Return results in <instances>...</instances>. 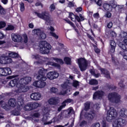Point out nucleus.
<instances>
[{
	"instance_id": "nucleus-1",
	"label": "nucleus",
	"mask_w": 127,
	"mask_h": 127,
	"mask_svg": "<svg viewBox=\"0 0 127 127\" xmlns=\"http://www.w3.org/2000/svg\"><path fill=\"white\" fill-rule=\"evenodd\" d=\"M35 14L39 18H41V19H43L45 20L46 24L47 25H49L52 22V19L50 17V15L49 13L47 11H44L42 13H38L37 12H35Z\"/></svg>"
},
{
	"instance_id": "nucleus-2",
	"label": "nucleus",
	"mask_w": 127,
	"mask_h": 127,
	"mask_svg": "<svg viewBox=\"0 0 127 127\" xmlns=\"http://www.w3.org/2000/svg\"><path fill=\"white\" fill-rule=\"evenodd\" d=\"M39 47L40 48V51L42 54H48L52 48L51 45L44 41L40 42Z\"/></svg>"
},
{
	"instance_id": "nucleus-3",
	"label": "nucleus",
	"mask_w": 127,
	"mask_h": 127,
	"mask_svg": "<svg viewBox=\"0 0 127 127\" xmlns=\"http://www.w3.org/2000/svg\"><path fill=\"white\" fill-rule=\"evenodd\" d=\"M77 63L80 71H81V72H84V71L87 70L91 62H90V61H87L85 58H81L77 60Z\"/></svg>"
},
{
	"instance_id": "nucleus-4",
	"label": "nucleus",
	"mask_w": 127,
	"mask_h": 127,
	"mask_svg": "<svg viewBox=\"0 0 127 127\" xmlns=\"http://www.w3.org/2000/svg\"><path fill=\"white\" fill-rule=\"evenodd\" d=\"M108 98L110 102L114 104H120V103L122 102V101H121L122 98L121 95L116 92L109 93L108 95Z\"/></svg>"
},
{
	"instance_id": "nucleus-5",
	"label": "nucleus",
	"mask_w": 127,
	"mask_h": 127,
	"mask_svg": "<svg viewBox=\"0 0 127 127\" xmlns=\"http://www.w3.org/2000/svg\"><path fill=\"white\" fill-rule=\"evenodd\" d=\"M118 117V112L114 107H110L107 114L106 120L108 122H111Z\"/></svg>"
},
{
	"instance_id": "nucleus-6",
	"label": "nucleus",
	"mask_w": 127,
	"mask_h": 127,
	"mask_svg": "<svg viewBox=\"0 0 127 127\" xmlns=\"http://www.w3.org/2000/svg\"><path fill=\"white\" fill-rule=\"evenodd\" d=\"M120 48L119 49V53L123 56V58L127 61V46L122 43H119L118 44Z\"/></svg>"
},
{
	"instance_id": "nucleus-7",
	"label": "nucleus",
	"mask_w": 127,
	"mask_h": 127,
	"mask_svg": "<svg viewBox=\"0 0 127 127\" xmlns=\"http://www.w3.org/2000/svg\"><path fill=\"white\" fill-rule=\"evenodd\" d=\"M127 122L126 120L122 118H118L113 122V126L114 127H123L126 126Z\"/></svg>"
},
{
	"instance_id": "nucleus-8",
	"label": "nucleus",
	"mask_w": 127,
	"mask_h": 127,
	"mask_svg": "<svg viewBox=\"0 0 127 127\" xmlns=\"http://www.w3.org/2000/svg\"><path fill=\"white\" fill-rule=\"evenodd\" d=\"M47 73V69H45L44 68H41L38 71V75L37 78L38 80H42L43 81H46L47 78L45 76V74Z\"/></svg>"
},
{
	"instance_id": "nucleus-9",
	"label": "nucleus",
	"mask_w": 127,
	"mask_h": 127,
	"mask_svg": "<svg viewBox=\"0 0 127 127\" xmlns=\"http://www.w3.org/2000/svg\"><path fill=\"white\" fill-rule=\"evenodd\" d=\"M11 62H12V60L10 58H8V56L6 54V53L3 54L0 57V64H9Z\"/></svg>"
},
{
	"instance_id": "nucleus-10",
	"label": "nucleus",
	"mask_w": 127,
	"mask_h": 127,
	"mask_svg": "<svg viewBox=\"0 0 127 127\" xmlns=\"http://www.w3.org/2000/svg\"><path fill=\"white\" fill-rule=\"evenodd\" d=\"M11 72V69L9 67L0 68V77L10 75Z\"/></svg>"
},
{
	"instance_id": "nucleus-11",
	"label": "nucleus",
	"mask_w": 127,
	"mask_h": 127,
	"mask_svg": "<svg viewBox=\"0 0 127 127\" xmlns=\"http://www.w3.org/2000/svg\"><path fill=\"white\" fill-rule=\"evenodd\" d=\"M32 32L34 34H36L39 36L41 39H45L46 38V34L43 31H41L40 29H35L32 31Z\"/></svg>"
},
{
	"instance_id": "nucleus-12",
	"label": "nucleus",
	"mask_w": 127,
	"mask_h": 127,
	"mask_svg": "<svg viewBox=\"0 0 127 127\" xmlns=\"http://www.w3.org/2000/svg\"><path fill=\"white\" fill-rule=\"evenodd\" d=\"M17 91L19 93H25L29 90V87L26 85H23V84L20 83L17 85Z\"/></svg>"
},
{
	"instance_id": "nucleus-13",
	"label": "nucleus",
	"mask_w": 127,
	"mask_h": 127,
	"mask_svg": "<svg viewBox=\"0 0 127 127\" xmlns=\"http://www.w3.org/2000/svg\"><path fill=\"white\" fill-rule=\"evenodd\" d=\"M11 39L12 41L14 42H22L23 41V39L22 36H20L19 34L12 33L11 34Z\"/></svg>"
},
{
	"instance_id": "nucleus-14",
	"label": "nucleus",
	"mask_w": 127,
	"mask_h": 127,
	"mask_svg": "<svg viewBox=\"0 0 127 127\" xmlns=\"http://www.w3.org/2000/svg\"><path fill=\"white\" fill-rule=\"evenodd\" d=\"M105 95V92L102 90L97 91H96L93 95V100H97L101 99L103 98V96Z\"/></svg>"
},
{
	"instance_id": "nucleus-15",
	"label": "nucleus",
	"mask_w": 127,
	"mask_h": 127,
	"mask_svg": "<svg viewBox=\"0 0 127 127\" xmlns=\"http://www.w3.org/2000/svg\"><path fill=\"white\" fill-rule=\"evenodd\" d=\"M47 77L50 80H54L59 77V73L56 71H51L47 73Z\"/></svg>"
},
{
	"instance_id": "nucleus-16",
	"label": "nucleus",
	"mask_w": 127,
	"mask_h": 127,
	"mask_svg": "<svg viewBox=\"0 0 127 127\" xmlns=\"http://www.w3.org/2000/svg\"><path fill=\"white\" fill-rule=\"evenodd\" d=\"M84 117L86 119L90 120V121H93L94 118L96 117V113H95V111L92 110L89 112H86L84 115Z\"/></svg>"
},
{
	"instance_id": "nucleus-17",
	"label": "nucleus",
	"mask_w": 127,
	"mask_h": 127,
	"mask_svg": "<svg viewBox=\"0 0 127 127\" xmlns=\"http://www.w3.org/2000/svg\"><path fill=\"white\" fill-rule=\"evenodd\" d=\"M30 98L33 101H40L41 99V94L39 92L33 93L31 94Z\"/></svg>"
},
{
	"instance_id": "nucleus-18",
	"label": "nucleus",
	"mask_w": 127,
	"mask_h": 127,
	"mask_svg": "<svg viewBox=\"0 0 127 127\" xmlns=\"http://www.w3.org/2000/svg\"><path fill=\"white\" fill-rule=\"evenodd\" d=\"M9 87L13 88V87L16 86L17 88L18 85H19V78H16L13 80H11L8 84Z\"/></svg>"
},
{
	"instance_id": "nucleus-19",
	"label": "nucleus",
	"mask_w": 127,
	"mask_h": 127,
	"mask_svg": "<svg viewBox=\"0 0 127 127\" xmlns=\"http://www.w3.org/2000/svg\"><path fill=\"white\" fill-rule=\"evenodd\" d=\"M49 118H50L49 116H47L46 115H44L43 118L42 119L41 121L45 126L47 125H51V124H52V119L48 122V121H49Z\"/></svg>"
},
{
	"instance_id": "nucleus-20",
	"label": "nucleus",
	"mask_w": 127,
	"mask_h": 127,
	"mask_svg": "<svg viewBox=\"0 0 127 127\" xmlns=\"http://www.w3.org/2000/svg\"><path fill=\"white\" fill-rule=\"evenodd\" d=\"M72 114H74V110H73V108L71 107L69 108L66 111L64 112V118H70L71 115Z\"/></svg>"
},
{
	"instance_id": "nucleus-21",
	"label": "nucleus",
	"mask_w": 127,
	"mask_h": 127,
	"mask_svg": "<svg viewBox=\"0 0 127 127\" xmlns=\"http://www.w3.org/2000/svg\"><path fill=\"white\" fill-rule=\"evenodd\" d=\"M45 61L48 62V63H47V65H51V66L56 67V68H58L59 69H60V67H61L60 64L57 63H55L51 62H48V61H50V59L47 57H46L45 58Z\"/></svg>"
},
{
	"instance_id": "nucleus-22",
	"label": "nucleus",
	"mask_w": 127,
	"mask_h": 127,
	"mask_svg": "<svg viewBox=\"0 0 127 127\" xmlns=\"http://www.w3.org/2000/svg\"><path fill=\"white\" fill-rule=\"evenodd\" d=\"M30 82H31V77H24L21 78L19 80V83L24 84L25 85H27Z\"/></svg>"
},
{
	"instance_id": "nucleus-23",
	"label": "nucleus",
	"mask_w": 127,
	"mask_h": 127,
	"mask_svg": "<svg viewBox=\"0 0 127 127\" xmlns=\"http://www.w3.org/2000/svg\"><path fill=\"white\" fill-rule=\"evenodd\" d=\"M103 7L104 10L106 11H112L113 9H112V7L110 5L109 2L105 1V2L103 4Z\"/></svg>"
},
{
	"instance_id": "nucleus-24",
	"label": "nucleus",
	"mask_w": 127,
	"mask_h": 127,
	"mask_svg": "<svg viewBox=\"0 0 127 127\" xmlns=\"http://www.w3.org/2000/svg\"><path fill=\"white\" fill-rule=\"evenodd\" d=\"M48 103L50 105H58L59 103V99L57 97H53L48 100Z\"/></svg>"
},
{
	"instance_id": "nucleus-25",
	"label": "nucleus",
	"mask_w": 127,
	"mask_h": 127,
	"mask_svg": "<svg viewBox=\"0 0 127 127\" xmlns=\"http://www.w3.org/2000/svg\"><path fill=\"white\" fill-rule=\"evenodd\" d=\"M119 116L122 118L127 117V110L126 108H122L119 112Z\"/></svg>"
},
{
	"instance_id": "nucleus-26",
	"label": "nucleus",
	"mask_w": 127,
	"mask_h": 127,
	"mask_svg": "<svg viewBox=\"0 0 127 127\" xmlns=\"http://www.w3.org/2000/svg\"><path fill=\"white\" fill-rule=\"evenodd\" d=\"M63 119V114L61 113L59 115H58L57 117H54L52 119L53 123H55V122H60L61 120Z\"/></svg>"
},
{
	"instance_id": "nucleus-27",
	"label": "nucleus",
	"mask_w": 127,
	"mask_h": 127,
	"mask_svg": "<svg viewBox=\"0 0 127 127\" xmlns=\"http://www.w3.org/2000/svg\"><path fill=\"white\" fill-rule=\"evenodd\" d=\"M100 71H101L102 74H103L106 78L107 79H110L111 78L110 72L107 69L101 68Z\"/></svg>"
},
{
	"instance_id": "nucleus-28",
	"label": "nucleus",
	"mask_w": 127,
	"mask_h": 127,
	"mask_svg": "<svg viewBox=\"0 0 127 127\" xmlns=\"http://www.w3.org/2000/svg\"><path fill=\"white\" fill-rule=\"evenodd\" d=\"M6 53L8 56V57H11L12 58H16V57H18V54L13 52L8 51L6 52Z\"/></svg>"
},
{
	"instance_id": "nucleus-29",
	"label": "nucleus",
	"mask_w": 127,
	"mask_h": 127,
	"mask_svg": "<svg viewBox=\"0 0 127 127\" xmlns=\"http://www.w3.org/2000/svg\"><path fill=\"white\" fill-rule=\"evenodd\" d=\"M8 105L10 107L14 108L16 106V100L14 98H11L8 101Z\"/></svg>"
},
{
	"instance_id": "nucleus-30",
	"label": "nucleus",
	"mask_w": 127,
	"mask_h": 127,
	"mask_svg": "<svg viewBox=\"0 0 127 127\" xmlns=\"http://www.w3.org/2000/svg\"><path fill=\"white\" fill-rule=\"evenodd\" d=\"M108 2L109 3V5H110L111 7V9H113V8H116V7H117V3L115 0H110L108 1Z\"/></svg>"
},
{
	"instance_id": "nucleus-31",
	"label": "nucleus",
	"mask_w": 127,
	"mask_h": 127,
	"mask_svg": "<svg viewBox=\"0 0 127 127\" xmlns=\"http://www.w3.org/2000/svg\"><path fill=\"white\" fill-rule=\"evenodd\" d=\"M44 81L45 80L42 81V80H41L38 81V85H39V86H38V88H44V86L46 85V82Z\"/></svg>"
},
{
	"instance_id": "nucleus-32",
	"label": "nucleus",
	"mask_w": 127,
	"mask_h": 127,
	"mask_svg": "<svg viewBox=\"0 0 127 127\" xmlns=\"http://www.w3.org/2000/svg\"><path fill=\"white\" fill-rule=\"evenodd\" d=\"M24 111H31L32 107L31 106V103H29L25 105L24 107Z\"/></svg>"
},
{
	"instance_id": "nucleus-33",
	"label": "nucleus",
	"mask_w": 127,
	"mask_h": 127,
	"mask_svg": "<svg viewBox=\"0 0 127 127\" xmlns=\"http://www.w3.org/2000/svg\"><path fill=\"white\" fill-rule=\"evenodd\" d=\"M31 106L32 107V110H33L34 109H37L39 106H40V104L38 103H31Z\"/></svg>"
},
{
	"instance_id": "nucleus-34",
	"label": "nucleus",
	"mask_w": 127,
	"mask_h": 127,
	"mask_svg": "<svg viewBox=\"0 0 127 127\" xmlns=\"http://www.w3.org/2000/svg\"><path fill=\"white\" fill-rule=\"evenodd\" d=\"M24 101H23V98H22V97H18V106H19V107H21V106H22V105H23L24 104Z\"/></svg>"
},
{
	"instance_id": "nucleus-35",
	"label": "nucleus",
	"mask_w": 127,
	"mask_h": 127,
	"mask_svg": "<svg viewBox=\"0 0 127 127\" xmlns=\"http://www.w3.org/2000/svg\"><path fill=\"white\" fill-rule=\"evenodd\" d=\"M91 106V102H87L84 104V110L85 111H89L90 110V107Z\"/></svg>"
},
{
	"instance_id": "nucleus-36",
	"label": "nucleus",
	"mask_w": 127,
	"mask_h": 127,
	"mask_svg": "<svg viewBox=\"0 0 127 127\" xmlns=\"http://www.w3.org/2000/svg\"><path fill=\"white\" fill-rule=\"evenodd\" d=\"M31 58H32V59H35L36 60H40V59H41L42 58V57L38 54H36L32 55L31 56Z\"/></svg>"
},
{
	"instance_id": "nucleus-37",
	"label": "nucleus",
	"mask_w": 127,
	"mask_h": 127,
	"mask_svg": "<svg viewBox=\"0 0 127 127\" xmlns=\"http://www.w3.org/2000/svg\"><path fill=\"white\" fill-rule=\"evenodd\" d=\"M51 59H53L56 62H57V63H59L60 64H64V62H63V60L61 59H58L56 58H52Z\"/></svg>"
},
{
	"instance_id": "nucleus-38",
	"label": "nucleus",
	"mask_w": 127,
	"mask_h": 127,
	"mask_svg": "<svg viewBox=\"0 0 127 127\" xmlns=\"http://www.w3.org/2000/svg\"><path fill=\"white\" fill-rule=\"evenodd\" d=\"M80 82L77 80H73L72 82V86L74 87V88H78L79 86H80Z\"/></svg>"
},
{
	"instance_id": "nucleus-39",
	"label": "nucleus",
	"mask_w": 127,
	"mask_h": 127,
	"mask_svg": "<svg viewBox=\"0 0 127 127\" xmlns=\"http://www.w3.org/2000/svg\"><path fill=\"white\" fill-rule=\"evenodd\" d=\"M89 85H98V80L95 79H92L89 80Z\"/></svg>"
},
{
	"instance_id": "nucleus-40",
	"label": "nucleus",
	"mask_w": 127,
	"mask_h": 127,
	"mask_svg": "<svg viewBox=\"0 0 127 127\" xmlns=\"http://www.w3.org/2000/svg\"><path fill=\"white\" fill-rule=\"evenodd\" d=\"M64 61L67 65L71 64V59H70V58L65 57L64 59Z\"/></svg>"
},
{
	"instance_id": "nucleus-41",
	"label": "nucleus",
	"mask_w": 127,
	"mask_h": 127,
	"mask_svg": "<svg viewBox=\"0 0 127 127\" xmlns=\"http://www.w3.org/2000/svg\"><path fill=\"white\" fill-rule=\"evenodd\" d=\"M69 17L71 19V20H72V21H74V22H75L76 15H75L74 14H73V13H71L69 14Z\"/></svg>"
},
{
	"instance_id": "nucleus-42",
	"label": "nucleus",
	"mask_w": 127,
	"mask_h": 127,
	"mask_svg": "<svg viewBox=\"0 0 127 127\" xmlns=\"http://www.w3.org/2000/svg\"><path fill=\"white\" fill-rule=\"evenodd\" d=\"M49 112H50V107H45L43 110V113L45 114V115H47L49 113Z\"/></svg>"
},
{
	"instance_id": "nucleus-43",
	"label": "nucleus",
	"mask_w": 127,
	"mask_h": 127,
	"mask_svg": "<svg viewBox=\"0 0 127 127\" xmlns=\"http://www.w3.org/2000/svg\"><path fill=\"white\" fill-rule=\"evenodd\" d=\"M94 2H95L96 4L98 5V6H102L103 4V1L102 0H95Z\"/></svg>"
},
{
	"instance_id": "nucleus-44",
	"label": "nucleus",
	"mask_w": 127,
	"mask_h": 127,
	"mask_svg": "<svg viewBox=\"0 0 127 127\" xmlns=\"http://www.w3.org/2000/svg\"><path fill=\"white\" fill-rule=\"evenodd\" d=\"M70 83H69V81H67L66 82H64V84L62 85V87L63 89H66V88H68L69 86V84Z\"/></svg>"
},
{
	"instance_id": "nucleus-45",
	"label": "nucleus",
	"mask_w": 127,
	"mask_h": 127,
	"mask_svg": "<svg viewBox=\"0 0 127 127\" xmlns=\"http://www.w3.org/2000/svg\"><path fill=\"white\" fill-rule=\"evenodd\" d=\"M127 33L126 32H122L120 34V37H121V38L125 39L127 38Z\"/></svg>"
},
{
	"instance_id": "nucleus-46",
	"label": "nucleus",
	"mask_w": 127,
	"mask_h": 127,
	"mask_svg": "<svg viewBox=\"0 0 127 127\" xmlns=\"http://www.w3.org/2000/svg\"><path fill=\"white\" fill-rule=\"evenodd\" d=\"M20 8L21 11H24L25 7H24V3L23 2L20 3Z\"/></svg>"
},
{
	"instance_id": "nucleus-47",
	"label": "nucleus",
	"mask_w": 127,
	"mask_h": 127,
	"mask_svg": "<svg viewBox=\"0 0 127 127\" xmlns=\"http://www.w3.org/2000/svg\"><path fill=\"white\" fill-rule=\"evenodd\" d=\"M0 14H5V10L0 5Z\"/></svg>"
},
{
	"instance_id": "nucleus-48",
	"label": "nucleus",
	"mask_w": 127,
	"mask_h": 127,
	"mask_svg": "<svg viewBox=\"0 0 127 127\" xmlns=\"http://www.w3.org/2000/svg\"><path fill=\"white\" fill-rule=\"evenodd\" d=\"M116 7L118 9V10H119V11H120L121 12L122 9H124V5H116Z\"/></svg>"
},
{
	"instance_id": "nucleus-49",
	"label": "nucleus",
	"mask_w": 127,
	"mask_h": 127,
	"mask_svg": "<svg viewBox=\"0 0 127 127\" xmlns=\"http://www.w3.org/2000/svg\"><path fill=\"white\" fill-rule=\"evenodd\" d=\"M13 29H14V26L11 25H8L6 28V30H13Z\"/></svg>"
},
{
	"instance_id": "nucleus-50",
	"label": "nucleus",
	"mask_w": 127,
	"mask_h": 127,
	"mask_svg": "<svg viewBox=\"0 0 127 127\" xmlns=\"http://www.w3.org/2000/svg\"><path fill=\"white\" fill-rule=\"evenodd\" d=\"M110 45L111 47H116V46H117V44H116L115 41L111 40L110 41Z\"/></svg>"
},
{
	"instance_id": "nucleus-51",
	"label": "nucleus",
	"mask_w": 127,
	"mask_h": 127,
	"mask_svg": "<svg viewBox=\"0 0 127 127\" xmlns=\"http://www.w3.org/2000/svg\"><path fill=\"white\" fill-rule=\"evenodd\" d=\"M50 34L52 36L56 38V39H58V36L54 32H51Z\"/></svg>"
},
{
	"instance_id": "nucleus-52",
	"label": "nucleus",
	"mask_w": 127,
	"mask_h": 127,
	"mask_svg": "<svg viewBox=\"0 0 127 127\" xmlns=\"http://www.w3.org/2000/svg\"><path fill=\"white\" fill-rule=\"evenodd\" d=\"M5 22L3 21H0V28H3V27H5Z\"/></svg>"
},
{
	"instance_id": "nucleus-53",
	"label": "nucleus",
	"mask_w": 127,
	"mask_h": 127,
	"mask_svg": "<svg viewBox=\"0 0 127 127\" xmlns=\"http://www.w3.org/2000/svg\"><path fill=\"white\" fill-rule=\"evenodd\" d=\"M105 17H108V18H110V17H112V13L108 11L105 14Z\"/></svg>"
},
{
	"instance_id": "nucleus-54",
	"label": "nucleus",
	"mask_w": 127,
	"mask_h": 127,
	"mask_svg": "<svg viewBox=\"0 0 127 127\" xmlns=\"http://www.w3.org/2000/svg\"><path fill=\"white\" fill-rule=\"evenodd\" d=\"M23 38L24 43H27L28 41V39L27 38V35H26V34L23 35Z\"/></svg>"
},
{
	"instance_id": "nucleus-55",
	"label": "nucleus",
	"mask_w": 127,
	"mask_h": 127,
	"mask_svg": "<svg viewBox=\"0 0 127 127\" xmlns=\"http://www.w3.org/2000/svg\"><path fill=\"white\" fill-rule=\"evenodd\" d=\"M58 89L55 87H53L51 89V91L52 92V93H54L55 94L58 92Z\"/></svg>"
},
{
	"instance_id": "nucleus-56",
	"label": "nucleus",
	"mask_w": 127,
	"mask_h": 127,
	"mask_svg": "<svg viewBox=\"0 0 127 127\" xmlns=\"http://www.w3.org/2000/svg\"><path fill=\"white\" fill-rule=\"evenodd\" d=\"M110 35L112 36V37H116V36H117V33L114 31H112L110 32Z\"/></svg>"
},
{
	"instance_id": "nucleus-57",
	"label": "nucleus",
	"mask_w": 127,
	"mask_h": 127,
	"mask_svg": "<svg viewBox=\"0 0 127 127\" xmlns=\"http://www.w3.org/2000/svg\"><path fill=\"white\" fill-rule=\"evenodd\" d=\"M115 49H116V47H111L110 51V53H111V54H113V53H115Z\"/></svg>"
},
{
	"instance_id": "nucleus-58",
	"label": "nucleus",
	"mask_w": 127,
	"mask_h": 127,
	"mask_svg": "<svg viewBox=\"0 0 127 127\" xmlns=\"http://www.w3.org/2000/svg\"><path fill=\"white\" fill-rule=\"evenodd\" d=\"M50 9L51 11H53L55 9V5L54 4H52L50 6Z\"/></svg>"
},
{
	"instance_id": "nucleus-59",
	"label": "nucleus",
	"mask_w": 127,
	"mask_h": 127,
	"mask_svg": "<svg viewBox=\"0 0 127 127\" xmlns=\"http://www.w3.org/2000/svg\"><path fill=\"white\" fill-rule=\"evenodd\" d=\"M101 127V125L99 123H95L92 125V127Z\"/></svg>"
},
{
	"instance_id": "nucleus-60",
	"label": "nucleus",
	"mask_w": 127,
	"mask_h": 127,
	"mask_svg": "<svg viewBox=\"0 0 127 127\" xmlns=\"http://www.w3.org/2000/svg\"><path fill=\"white\" fill-rule=\"evenodd\" d=\"M66 22H67V23H69V24H70L71 26L73 27V28H75V27H76V26H75V25H74V23H73V22H71L70 21L67 20L66 21Z\"/></svg>"
},
{
	"instance_id": "nucleus-61",
	"label": "nucleus",
	"mask_w": 127,
	"mask_h": 127,
	"mask_svg": "<svg viewBox=\"0 0 127 127\" xmlns=\"http://www.w3.org/2000/svg\"><path fill=\"white\" fill-rule=\"evenodd\" d=\"M75 21L77 20V21H78V22H79V23H81V19L80 18V17H79V16L78 15H75Z\"/></svg>"
},
{
	"instance_id": "nucleus-62",
	"label": "nucleus",
	"mask_w": 127,
	"mask_h": 127,
	"mask_svg": "<svg viewBox=\"0 0 127 127\" xmlns=\"http://www.w3.org/2000/svg\"><path fill=\"white\" fill-rule=\"evenodd\" d=\"M82 8L81 7H79L76 8L75 11H76V12H81V11H82Z\"/></svg>"
},
{
	"instance_id": "nucleus-63",
	"label": "nucleus",
	"mask_w": 127,
	"mask_h": 127,
	"mask_svg": "<svg viewBox=\"0 0 127 127\" xmlns=\"http://www.w3.org/2000/svg\"><path fill=\"white\" fill-rule=\"evenodd\" d=\"M94 108H95L97 110H99L100 109V103H96L94 105Z\"/></svg>"
},
{
	"instance_id": "nucleus-64",
	"label": "nucleus",
	"mask_w": 127,
	"mask_h": 127,
	"mask_svg": "<svg viewBox=\"0 0 127 127\" xmlns=\"http://www.w3.org/2000/svg\"><path fill=\"white\" fill-rule=\"evenodd\" d=\"M33 117H34L35 118H39L40 117V114L38 113H35L33 115Z\"/></svg>"
}]
</instances>
